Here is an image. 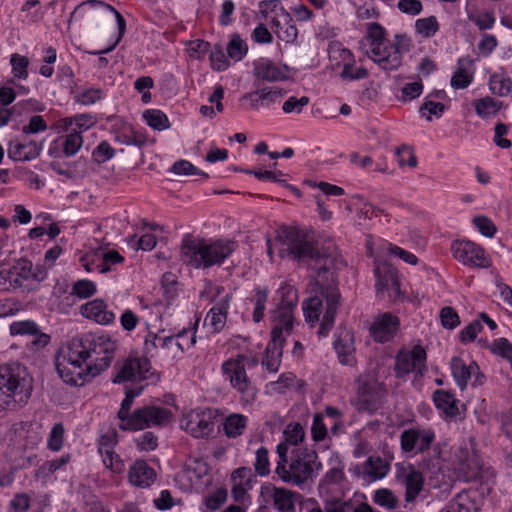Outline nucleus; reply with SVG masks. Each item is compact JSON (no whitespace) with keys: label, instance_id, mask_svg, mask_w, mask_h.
I'll return each instance as SVG.
<instances>
[{"label":"nucleus","instance_id":"6ab92c4d","mask_svg":"<svg viewBox=\"0 0 512 512\" xmlns=\"http://www.w3.org/2000/svg\"><path fill=\"white\" fill-rule=\"evenodd\" d=\"M334 349L340 364L346 366H354L356 364L355 339L352 330L347 328L338 329L334 340Z\"/></svg>","mask_w":512,"mask_h":512},{"label":"nucleus","instance_id":"6e6552de","mask_svg":"<svg viewBox=\"0 0 512 512\" xmlns=\"http://www.w3.org/2000/svg\"><path fill=\"white\" fill-rule=\"evenodd\" d=\"M354 389V405L357 411L370 415L380 410L388 397L386 385L370 372H364L356 378Z\"/></svg>","mask_w":512,"mask_h":512},{"label":"nucleus","instance_id":"0eeeda50","mask_svg":"<svg viewBox=\"0 0 512 512\" xmlns=\"http://www.w3.org/2000/svg\"><path fill=\"white\" fill-rule=\"evenodd\" d=\"M320 467L321 463L318 462V455L314 450L296 448L291 451L290 462L276 467V474L283 482L301 486L311 480Z\"/></svg>","mask_w":512,"mask_h":512},{"label":"nucleus","instance_id":"e433bc0d","mask_svg":"<svg viewBox=\"0 0 512 512\" xmlns=\"http://www.w3.org/2000/svg\"><path fill=\"white\" fill-rule=\"evenodd\" d=\"M143 390V386L137 387L135 389H125V398L121 403V407L117 413V418L119 419V428L123 431L126 429V422H129L131 419L132 412L131 407L133 404V400L135 397L139 396Z\"/></svg>","mask_w":512,"mask_h":512},{"label":"nucleus","instance_id":"4be33fe9","mask_svg":"<svg viewBox=\"0 0 512 512\" xmlns=\"http://www.w3.org/2000/svg\"><path fill=\"white\" fill-rule=\"evenodd\" d=\"M270 498L272 507L277 512H297V505L302 506L304 502V498L300 493L275 486L271 489Z\"/></svg>","mask_w":512,"mask_h":512},{"label":"nucleus","instance_id":"ddd939ff","mask_svg":"<svg viewBox=\"0 0 512 512\" xmlns=\"http://www.w3.org/2000/svg\"><path fill=\"white\" fill-rule=\"evenodd\" d=\"M436 435L433 429L421 426L405 429L400 435V446L405 453H424L435 442Z\"/></svg>","mask_w":512,"mask_h":512},{"label":"nucleus","instance_id":"5701e85b","mask_svg":"<svg viewBox=\"0 0 512 512\" xmlns=\"http://www.w3.org/2000/svg\"><path fill=\"white\" fill-rule=\"evenodd\" d=\"M284 331L272 328L271 341L266 348V356L262 362L269 372H277L281 363L282 350L285 343Z\"/></svg>","mask_w":512,"mask_h":512},{"label":"nucleus","instance_id":"b1692460","mask_svg":"<svg viewBox=\"0 0 512 512\" xmlns=\"http://www.w3.org/2000/svg\"><path fill=\"white\" fill-rule=\"evenodd\" d=\"M192 346H194L193 339L189 343H184L183 341H176L175 335L159 337L156 334L150 333L145 338L144 351L145 354L153 356V350L160 347L162 349L171 350L175 354L176 351H180L181 353H183Z\"/></svg>","mask_w":512,"mask_h":512},{"label":"nucleus","instance_id":"4d7b16f0","mask_svg":"<svg viewBox=\"0 0 512 512\" xmlns=\"http://www.w3.org/2000/svg\"><path fill=\"white\" fill-rule=\"evenodd\" d=\"M229 57L226 56L222 46L215 45L210 52L211 67L215 71H224L229 67Z\"/></svg>","mask_w":512,"mask_h":512},{"label":"nucleus","instance_id":"bf43d9fd","mask_svg":"<svg viewBox=\"0 0 512 512\" xmlns=\"http://www.w3.org/2000/svg\"><path fill=\"white\" fill-rule=\"evenodd\" d=\"M96 293V285L94 282L83 279L76 281L72 286V295H76L77 297L84 299L91 297Z\"/></svg>","mask_w":512,"mask_h":512},{"label":"nucleus","instance_id":"c85d7f7f","mask_svg":"<svg viewBox=\"0 0 512 512\" xmlns=\"http://www.w3.org/2000/svg\"><path fill=\"white\" fill-rule=\"evenodd\" d=\"M96 124V118L91 114H77L72 117L59 119L55 124L58 133L68 132L70 129H77L80 135Z\"/></svg>","mask_w":512,"mask_h":512},{"label":"nucleus","instance_id":"39448f33","mask_svg":"<svg viewBox=\"0 0 512 512\" xmlns=\"http://www.w3.org/2000/svg\"><path fill=\"white\" fill-rule=\"evenodd\" d=\"M259 364L256 356L237 354L225 360L221 365V372L230 387L237 392L243 406L251 405L257 398L258 389L248 370L254 369Z\"/></svg>","mask_w":512,"mask_h":512},{"label":"nucleus","instance_id":"72a5a7b5","mask_svg":"<svg viewBox=\"0 0 512 512\" xmlns=\"http://www.w3.org/2000/svg\"><path fill=\"white\" fill-rule=\"evenodd\" d=\"M402 482L405 486V500L407 502H413L424 486V477L422 473L410 466L403 474Z\"/></svg>","mask_w":512,"mask_h":512},{"label":"nucleus","instance_id":"680f3d73","mask_svg":"<svg viewBox=\"0 0 512 512\" xmlns=\"http://www.w3.org/2000/svg\"><path fill=\"white\" fill-rule=\"evenodd\" d=\"M472 222L478 228L479 232L482 235L488 238H493L495 236L497 232V227L488 217L479 215L474 217Z\"/></svg>","mask_w":512,"mask_h":512},{"label":"nucleus","instance_id":"6e6d98bb","mask_svg":"<svg viewBox=\"0 0 512 512\" xmlns=\"http://www.w3.org/2000/svg\"><path fill=\"white\" fill-rule=\"evenodd\" d=\"M70 455L65 454L59 458L45 461L38 469V473L44 477L55 473L70 461Z\"/></svg>","mask_w":512,"mask_h":512},{"label":"nucleus","instance_id":"473e14b6","mask_svg":"<svg viewBox=\"0 0 512 512\" xmlns=\"http://www.w3.org/2000/svg\"><path fill=\"white\" fill-rule=\"evenodd\" d=\"M155 471L144 460H139L129 470V480L137 487H149L155 481Z\"/></svg>","mask_w":512,"mask_h":512},{"label":"nucleus","instance_id":"864d4df0","mask_svg":"<svg viewBox=\"0 0 512 512\" xmlns=\"http://www.w3.org/2000/svg\"><path fill=\"white\" fill-rule=\"evenodd\" d=\"M10 64L15 78L26 79L28 77L29 60L27 57L14 53L11 55Z\"/></svg>","mask_w":512,"mask_h":512},{"label":"nucleus","instance_id":"a18cd8bd","mask_svg":"<svg viewBox=\"0 0 512 512\" xmlns=\"http://www.w3.org/2000/svg\"><path fill=\"white\" fill-rule=\"evenodd\" d=\"M248 52V46L243 41L239 34H233L228 45L227 54L228 57L234 61H240Z\"/></svg>","mask_w":512,"mask_h":512},{"label":"nucleus","instance_id":"412c9836","mask_svg":"<svg viewBox=\"0 0 512 512\" xmlns=\"http://www.w3.org/2000/svg\"><path fill=\"white\" fill-rule=\"evenodd\" d=\"M253 75L262 81H283L288 78V67L278 65L268 58H260L253 62Z\"/></svg>","mask_w":512,"mask_h":512},{"label":"nucleus","instance_id":"49530a36","mask_svg":"<svg viewBox=\"0 0 512 512\" xmlns=\"http://www.w3.org/2000/svg\"><path fill=\"white\" fill-rule=\"evenodd\" d=\"M258 91L261 98L260 104H262L263 108H269L275 103H279L286 95V91L278 87H263L258 89Z\"/></svg>","mask_w":512,"mask_h":512},{"label":"nucleus","instance_id":"bb28decb","mask_svg":"<svg viewBox=\"0 0 512 512\" xmlns=\"http://www.w3.org/2000/svg\"><path fill=\"white\" fill-rule=\"evenodd\" d=\"M259 12L264 19L271 18L272 27L287 24L290 14L285 10L280 0H263L259 4Z\"/></svg>","mask_w":512,"mask_h":512},{"label":"nucleus","instance_id":"8fccbe9b","mask_svg":"<svg viewBox=\"0 0 512 512\" xmlns=\"http://www.w3.org/2000/svg\"><path fill=\"white\" fill-rule=\"evenodd\" d=\"M227 499V490L224 488H218L208 496L205 497L204 503L206 510L204 512H215L217 511Z\"/></svg>","mask_w":512,"mask_h":512},{"label":"nucleus","instance_id":"0e129e2a","mask_svg":"<svg viewBox=\"0 0 512 512\" xmlns=\"http://www.w3.org/2000/svg\"><path fill=\"white\" fill-rule=\"evenodd\" d=\"M171 170L177 175H200L204 178H208V174L198 170L197 167L187 160L176 161Z\"/></svg>","mask_w":512,"mask_h":512},{"label":"nucleus","instance_id":"1a4fd4ad","mask_svg":"<svg viewBox=\"0 0 512 512\" xmlns=\"http://www.w3.org/2000/svg\"><path fill=\"white\" fill-rule=\"evenodd\" d=\"M276 295L279 302L271 312L272 328H277L289 335L293 328V311L298 303V293L292 285L284 283L277 290Z\"/></svg>","mask_w":512,"mask_h":512},{"label":"nucleus","instance_id":"f8f14e48","mask_svg":"<svg viewBox=\"0 0 512 512\" xmlns=\"http://www.w3.org/2000/svg\"><path fill=\"white\" fill-rule=\"evenodd\" d=\"M215 418L211 409L191 410L181 418L180 427L194 438H208L214 432Z\"/></svg>","mask_w":512,"mask_h":512},{"label":"nucleus","instance_id":"f3484780","mask_svg":"<svg viewBox=\"0 0 512 512\" xmlns=\"http://www.w3.org/2000/svg\"><path fill=\"white\" fill-rule=\"evenodd\" d=\"M376 291L383 293L386 291L391 301H396L401 296L399 275L396 268L387 263L378 265L375 270Z\"/></svg>","mask_w":512,"mask_h":512},{"label":"nucleus","instance_id":"13d9d810","mask_svg":"<svg viewBox=\"0 0 512 512\" xmlns=\"http://www.w3.org/2000/svg\"><path fill=\"white\" fill-rule=\"evenodd\" d=\"M373 501L386 509H395L398 504L397 498L388 489H378L375 491Z\"/></svg>","mask_w":512,"mask_h":512},{"label":"nucleus","instance_id":"dca6fc26","mask_svg":"<svg viewBox=\"0 0 512 512\" xmlns=\"http://www.w3.org/2000/svg\"><path fill=\"white\" fill-rule=\"evenodd\" d=\"M426 357V351L420 345L415 346L412 351H400L396 356V375L404 377L410 372H415L422 376L426 371Z\"/></svg>","mask_w":512,"mask_h":512},{"label":"nucleus","instance_id":"20e7f679","mask_svg":"<svg viewBox=\"0 0 512 512\" xmlns=\"http://www.w3.org/2000/svg\"><path fill=\"white\" fill-rule=\"evenodd\" d=\"M32 392L27 369L19 363L0 366V408L15 409L27 402Z\"/></svg>","mask_w":512,"mask_h":512},{"label":"nucleus","instance_id":"7c9ffc66","mask_svg":"<svg viewBox=\"0 0 512 512\" xmlns=\"http://www.w3.org/2000/svg\"><path fill=\"white\" fill-rule=\"evenodd\" d=\"M97 7H103L105 9L113 12L116 16L120 31H123L125 29L126 23H125V19L123 18V16L113 6L103 2L101 0H87V1H84V2L80 3L79 5H77L70 15L69 22L78 21V20L84 18L90 9H94Z\"/></svg>","mask_w":512,"mask_h":512},{"label":"nucleus","instance_id":"79ce46f5","mask_svg":"<svg viewBox=\"0 0 512 512\" xmlns=\"http://www.w3.org/2000/svg\"><path fill=\"white\" fill-rule=\"evenodd\" d=\"M468 63L465 59L458 60V67L451 77V86L455 89H464L470 85L473 80V74L469 73L465 64Z\"/></svg>","mask_w":512,"mask_h":512},{"label":"nucleus","instance_id":"423d86ee","mask_svg":"<svg viewBox=\"0 0 512 512\" xmlns=\"http://www.w3.org/2000/svg\"><path fill=\"white\" fill-rule=\"evenodd\" d=\"M386 29L377 22L366 24L365 40L370 46L368 57L385 71L397 70L402 64V54L396 45L386 40Z\"/></svg>","mask_w":512,"mask_h":512},{"label":"nucleus","instance_id":"4c0bfd02","mask_svg":"<svg viewBox=\"0 0 512 512\" xmlns=\"http://www.w3.org/2000/svg\"><path fill=\"white\" fill-rule=\"evenodd\" d=\"M248 418L243 414H230L224 421V432L228 438L241 436L247 427Z\"/></svg>","mask_w":512,"mask_h":512},{"label":"nucleus","instance_id":"a19ab883","mask_svg":"<svg viewBox=\"0 0 512 512\" xmlns=\"http://www.w3.org/2000/svg\"><path fill=\"white\" fill-rule=\"evenodd\" d=\"M491 92L498 96H506L511 92L512 80L502 73H494L489 80Z\"/></svg>","mask_w":512,"mask_h":512},{"label":"nucleus","instance_id":"58836bf2","mask_svg":"<svg viewBox=\"0 0 512 512\" xmlns=\"http://www.w3.org/2000/svg\"><path fill=\"white\" fill-rule=\"evenodd\" d=\"M63 137L62 152L66 157L77 154L83 145V137L77 129H70Z\"/></svg>","mask_w":512,"mask_h":512},{"label":"nucleus","instance_id":"69168bd1","mask_svg":"<svg viewBox=\"0 0 512 512\" xmlns=\"http://www.w3.org/2000/svg\"><path fill=\"white\" fill-rule=\"evenodd\" d=\"M439 316L442 326L446 329H454L460 324L458 313L450 306L443 307Z\"/></svg>","mask_w":512,"mask_h":512},{"label":"nucleus","instance_id":"f257e3e1","mask_svg":"<svg viewBox=\"0 0 512 512\" xmlns=\"http://www.w3.org/2000/svg\"><path fill=\"white\" fill-rule=\"evenodd\" d=\"M274 248L278 249L281 258L315 262L318 270L313 289L315 295L303 302L302 309L306 322L311 326L319 322L323 313L318 333L327 336L334 325L341 303L337 275L330 267L333 261L322 255L316 243L294 227H280L275 239L267 240V253L271 258Z\"/></svg>","mask_w":512,"mask_h":512},{"label":"nucleus","instance_id":"ea45409f","mask_svg":"<svg viewBox=\"0 0 512 512\" xmlns=\"http://www.w3.org/2000/svg\"><path fill=\"white\" fill-rule=\"evenodd\" d=\"M476 114L481 118L495 115L502 107V102L492 97H484L474 102Z\"/></svg>","mask_w":512,"mask_h":512},{"label":"nucleus","instance_id":"de8ad7c7","mask_svg":"<svg viewBox=\"0 0 512 512\" xmlns=\"http://www.w3.org/2000/svg\"><path fill=\"white\" fill-rule=\"evenodd\" d=\"M416 32L424 38L433 37L439 30V23L435 16L417 19L415 22Z\"/></svg>","mask_w":512,"mask_h":512},{"label":"nucleus","instance_id":"2f4dec72","mask_svg":"<svg viewBox=\"0 0 512 512\" xmlns=\"http://www.w3.org/2000/svg\"><path fill=\"white\" fill-rule=\"evenodd\" d=\"M433 401L436 408L442 411L446 417L454 419L461 415L460 401L451 392L442 389L436 390L433 393Z\"/></svg>","mask_w":512,"mask_h":512},{"label":"nucleus","instance_id":"a878e982","mask_svg":"<svg viewBox=\"0 0 512 512\" xmlns=\"http://www.w3.org/2000/svg\"><path fill=\"white\" fill-rule=\"evenodd\" d=\"M81 314L101 325L111 324L116 318L114 312L109 310L107 304L101 299H94L83 304Z\"/></svg>","mask_w":512,"mask_h":512},{"label":"nucleus","instance_id":"603ef678","mask_svg":"<svg viewBox=\"0 0 512 512\" xmlns=\"http://www.w3.org/2000/svg\"><path fill=\"white\" fill-rule=\"evenodd\" d=\"M312 439L315 442L323 441L328 435V423L325 422L324 414L316 413L311 426Z\"/></svg>","mask_w":512,"mask_h":512},{"label":"nucleus","instance_id":"a211bd4d","mask_svg":"<svg viewBox=\"0 0 512 512\" xmlns=\"http://www.w3.org/2000/svg\"><path fill=\"white\" fill-rule=\"evenodd\" d=\"M43 149L42 142L16 137L7 145L8 157L13 161L26 162L39 157Z\"/></svg>","mask_w":512,"mask_h":512},{"label":"nucleus","instance_id":"9b49d317","mask_svg":"<svg viewBox=\"0 0 512 512\" xmlns=\"http://www.w3.org/2000/svg\"><path fill=\"white\" fill-rule=\"evenodd\" d=\"M114 383L142 382L153 376L154 372L147 357H128L114 367Z\"/></svg>","mask_w":512,"mask_h":512},{"label":"nucleus","instance_id":"052dcab7","mask_svg":"<svg viewBox=\"0 0 512 512\" xmlns=\"http://www.w3.org/2000/svg\"><path fill=\"white\" fill-rule=\"evenodd\" d=\"M128 243L135 249L150 251L156 246L157 241L155 235L147 233L142 235L140 238H137L136 235L131 236Z\"/></svg>","mask_w":512,"mask_h":512},{"label":"nucleus","instance_id":"3c124183","mask_svg":"<svg viewBox=\"0 0 512 512\" xmlns=\"http://www.w3.org/2000/svg\"><path fill=\"white\" fill-rule=\"evenodd\" d=\"M279 39L286 43H293L298 37V29L294 24L292 17L287 21V24H280L278 27H272Z\"/></svg>","mask_w":512,"mask_h":512},{"label":"nucleus","instance_id":"09e8293b","mask_svg":"<svg viewBox=\"0 0 512 512\" xmlns=\"http://www.w3.org/2000/svg\"><path fill=\"white\" fill-rule=\"evenodd\" d=\"M254 470L259 476H267L270 473L269 452L263 446L255 452Z\"/></svg>","mask_w":512,"mask_h":512},{"label":"nucleus","instance_id":"c03bdc74","mask_svg":"<svg viewBox=\"0 0 512 512\" xmlns=\"http://www.w3.org/2000/svg\"><path fill=\"white\" fill-rule=\"evenodd\" d=\"M143 118L145 119L147 125L154 130L161 131L169 128L170 126L167 116L162 111L157 109L146 110L143 113Z\"/></svg>","mask_w":512,"mask_h":512},{"label":"nucleus","instance_id":"7ed1b4c3","mask_svg":"<svg viewBox=\"0 0 512 512\" xmlns=\"http://www.w3.org/2000/svg\"><path fill=\"white\" fill-rule=\"evenodd\" d=\"M236 249L231 240H205L185 237L181 245V260L195 269L221 265Z\"/></svg>","mask_w":512,"mask_h":512},{"label":"nucleus","instance_id":"2eb2a0df","mask_svg":"<svg viewBox=\"0 0 512 512\" xmlns=\"http://www.w3.org/2000/svg\"><path fill=\"white\" fill-rule=\"evenodd\" d=\"M329 59L335 62L334 65L339 66L342 63V71L340 77L343 80H360L368 76V71L364 67H358L355 74L351 73L352 63H354V55L352 52L343 47L339 42H332L328 48Z\"/></svg>","mask_w":512,"mask_h":512},{"label":"nucleus","instance_id":"393cba45","mask_svg":"<svg viewBox=\"0 0 512 512\" xmlns=\"http://www.w3.org/2000/svg\"><path fill=\"white\" fill-rule=\"evenodd\" d=\"M11 336H37L32 342L37 347H44L50 341V336L42 333L38 324L33 320L14 321L9 326Z\"/></svg>","mask_w":512,"mask_h":512},{"label":"nucleus","instance_id":"f704fd0d","mask_svg":"<svg viewBox=\"0 0 512 512\" xmlns=\"http://www.w3.org/2000/svg\"><path fill=\"white\" fill-rule=\"evenodd\" d=\"M479 367L475 362L466 365L460 357H453L451 359V371L457 385L461 390L467 386L472 374L478 372Z\"/></svg>","mask_w":512,"mask_h":512},{"label":"nucleus","instance_id":"37998d69","mask_svg":"<svg viewBox=\"0 0 512 512\" xmlns=\"http://www.w3.org/2000/svg\"><path fill=\"white\" fill-rule=\"evenodd\" d=\"M268 290L267 289H255V294L252 296L250 301L254 305L253 310V320L254 322H260L264 317V312L266 309V303L268 300Z\"/></svg>","mask_w":512,"mask_h":512},{"label":"nucleus","instance_id":"4468645a","mask_svg":"<svg viewBox=\"0 0 512 512\" xmlns=\"http://www.w3.org/2000/svg\"><path fill=\"white\" fill-rule=\"evenodd\" d=\"M453 257L464 265L487 268L490 261L484 249L469 240H456L451 245Z\"/></svg>","mask_w":512,"mask_h":512},{"label":"nucleus","instance_id":"9d476101","mask_svg":"<svg viewBox=\"0 0 512 512\" xmlns=\"http://www.w3.org/2000/svg\"><path fill=\"white\" fill-rule=\"evenodd\" d=\"M171 416L172 413L167 408L145 405L132 412L130 421L126 422L125 431H141L150 427H163L169 422Z\"/></svg>","mask_w":512,"mask_h":512},{"label":"nucleus","instance_id":"c9c22d12","mask_svg":"<svg viewBox=\"0 0 512 512\" xmlns=\"http://www.w3.org/2000/svg\"><path fill=\"white\" fill-rule=\"evenodd\" d=\"M362 474L369 480H378L384 478L390 471V464L380 456H370L363 463Z\"/></svg>","mask_w":512,"mask_h":512},{"label":"nucleus","instance_id":"aec40b11","mask_svg":"<svg viewBox=\"0 0 512 512\" xmlns=\"http://www.w3.org/2000/svg\"><path fill=\"white\" fill-rule=\"evenodd\" d=\"M399 318L389 312L379 315L370 328L373 339L379 343L390 341L399 328Z\"/></svg>","mask_w":512,"mask_h":512},{"label":"nucleus","instance_id":"338daca9","mask_svg":"<svg viewBox=\"0 0 512 512\" xmlns=\"http://www.w3.org/2000/svg\"><path fill=\"white\" fill-rule=\"evenodd\" d=\"M284 436L287 443L296 446L304 439L305 433L300 423H291L284 430Z\"/></svg>","mask_w":512,"mask_h":512},{"label":"nucleus","instance_id":"cd10ccee","mask_svg":"<svg viewBox=\"0 0 512 512\" xmlns=\"http://www.w3.org/2000/svg\"><path fill=\"white\" fill-rule=\"evenodd\" d=\"M476 491H462L458 493L440 512H477L479 505Z\"/></svg>","mask_w":512,"mask_h":512},{"label":"nucleus","instance_id":"774afa93","mask_svg":"<svg viewBox=\"0 0 512 512\" xmlns=\"http://www.w3.org/2000/svg\"><path fill=\"white\" fill-rule=\"evenodd\" d=\"M423 92V84L421 81L407 83L401 88L400 100L407 102L419 97Z\"/></svg>","mask_w":512,"mask_h":512},{"label":"nucleus","instance_id":"e2e57ef3","mask_svg":"<svg viewBox=\"0 0 512 512\" xmlns=\"http://www.w3.org/2000/svg\"><path fill=\"white\" fill-rule=\"evenodd\" d=\"M64 427L62 423L55 424L49 434L47 446L52 451H59L63 446Z\"/></svg>","mask_w":512,"mask_h":512},{"label":"nucleus","instance_id":"5fc2aeb1","mask_svg":"<svg viewBox=\"0 0 512 512\" xmlns=\"http://www.w3.org/2000/svg\"><path fill=\"white\" fill-rule=\"evenodd\" d=\"M103 90L100 88H88L80 91L75 96V101L81 105H92L103 98Z\"/></svg>","mask_w":512,"mask_h":512},{"label":"nucleus","instance_id":"f03ea898","mask_svg":"<svg viewBox=\"0 0 512 512\" xmlns=\"http://www.w3.org/2000/svg\"><path fill=\"white\" fill-rule=\"evenodd\" d=\"M116 343L107 336L73 338L55 359L59 377L71 386H82L110 366Z\"/></svg>","mask_w":512,"mask_h":512},{"label":"nucleus","instance_id":"c756f323","mask_svg":"<svg viewBox=\"0 0 512 512\" xmlns=\"http://www.w3.org/2000/svg\"><path fill=\"white\" fill-rule=\"evenodd\" d=\"M230 298L229 295L223 297L206 315L205 324H208L214 333L220 332L225 326Z\"/></svg>","mask_w":512,"mask_h":512}]
</instances>
